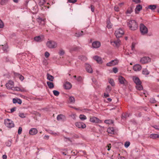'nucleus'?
<instances>
[{
  "instance_id": "nucleus-46",
  "label": "nucleus",
  "mask_w": 159,
  "mask_h": 159,
  "mask_svg": "<svg viewBox=\"0 0 159 159\" xmlns=\"http://www.w3.org/2000/svg\"><path fill=\"white\" fill-rule=\"evenodd\" d=\"M53 94L56 96H57L59 94V92L57 90H54L53 91Z\"/></svg>"
},
{
  "instance_id": "nucleus-26",
  "label": "nucleus",
  "mask_w": 159,
  "mask_h": 159,
  "mask_svg": "<svg viewBox=\"0 0 159 159\" xmlns=\"http://www.w3.org/2000/svg\"><path fill=\"white\" fill-rule=\"evenodd\" d=\"M150 138L155 139L156 138H159V134H152L150 135Z\"/></svg>"
},
{
  "instance_id": "nucleus-45",
  "label": "nucleus",
  "mask_w": 159,
  "mask_h": 159,
  "mask_svg": "<svg viewBox=\"0 0 159 159\" xmlns=\"http://www.w3.org/2000/svg\"><path fill=\"white\" fill-rule=\"evenodd\" d=\"M79 59L83 61H86L87 59L86 57L84 56H81L79 57Z\"/></svg>"
},
{
  "instance_id": "nucleus-39",
  "label": "nucleus",
  "mask_w": 159,
  "mask_h": 159,
  "mask_svg": "<svg viewBox=\"0 0 159 159\" xmlns=\"http://www.w3.org/2000/svg\"><path fill=\"white\" fill-rule=\"evenodd\" d=\"M109 83L112 86H114L115 85V83L113 80L111 79H108Z\"/></svg>"
},
{
  "instance_id": "nucleus-9",
  "label": "nucleus",
  "mask_w": 159,
  "mask_h": 159,
  "mask_svg": "<svg viewBox=\"0 0 159 159\" xmlns=\"http://www.w3.org/2000/svg\"><path fill=\"white\" fill-rule=\"evenodd\" d=\"M75 125L76 127L79 128L84 129L86 127V125L84 123L81 122H76L75 123Z\"/></svg>"
},
{
  "instance_id": "nucleus-60",
  "label": "nucleus",
  "mask_w": 159,
  "mask_h": 159,
  "mask_svg": "<svg viewBox=\"0 0 159 159\" xmlns=\"http://www.w3.org/2000/svg\"><path fill=\"white\" fill-rule=\"evenodd\" d=\"M51 134H52V135H54V136H57V135H58L59 134V133L58 132H56V133H55V132H52L51 133Z\"/></svg>"
},
{
  "instance_id": "nucleus-63",
  "label": "nucleus",
  "mask_w": 159,
  "mask_h": 159,
  "mask_svg": "<svg viewBox=\"0 0 159 159\" xmlns=\"http://www.w3.org/2000/svg\"><path fill=\"white\" fill-rule=\"evenodd\" d=\"M107 147L108 148L107 150L108 151H109L110 150V148L111 147V144L110 143L108 144L107 146Z\"/></svg>"
},
{
  "instance_id": "nucleus-55",
  "label": "nucleus",
  "mask_w": 159,
  "mask_h": 159,
  "mask_svg": "<svg viewBox=\"0 0 159 159\" xmlns=\"http://www.w3.org/2000/svg\"><path fill=\"white\" fill-rule=\"evenodd\" d=\"M9 0H2L1 1L2 5L4 4L6 2H7Z\"/></svg>"
},
{
  "instance_id": "nucleus-54",
  "label": "nucleus",
  "mask_w": 159,
  "mask_h": 159,
  "mask_svg": "<svg viewBox=\"0 0 159 159\" xmlns=\"http://www.w3.org/2000/svg\"><path fill=\"white\" fill-rule=\"evenodd\" d=\"M50 55V54L49 53L47 52H46L45 53V56L46 57L48 58V57Z\"/></svg>"
},
{
  "instance_id": "nucleus-14",
  "label": "nucleus",
  "mask_w": 159,
  "mask_h": 159,
  "mask_svg": "<svg viewBox=\"0 0 159 159\" xmlns=\"http://www.w3.org/2000/svg\"><path fill=\"white\" fill-rule=\"evenodd\" d=\"M38 132V130L35 128H31L29 131V134L31 135H34L36 134Z\"/></svg>"
},
{
  "instance_id": "nucleus-24",
  "label": "nucleus",
  "mask_w": 159,
  "mask_h": 159,
  "mask_svg": "<svg viewBox=\"0 0 159 159\" xmlns=\"http://www.w3.org/2000/svg\"><path fill=\"white\" fill-rule=\"evenodd\" d=\"M13 102L14 103H18L19 104H20L22 103L21 100L20 99H13Z\"/></svg>"
},
{
  "instance_id": "nucleus-2",
  "label": "nucleus",
  "mask_w": 159,
  "mask_h": 159,
  "mask_svg": "<svg viewBox=\"0 0 159 159\" xmlns=\"http://www.w3.org/2000/svg\"><path fill=\"white\" fill-rule=\"evenodd\" d=\"M46 46L49 48H54L57 46L56 42L52 40H48L46 43Z\"/></svg>"
},
{
  "instance_id": "nucleus-64",
  "label": "nucleus",
  "mask_w": 159,
  "mask_h": 159,
  "mask_svg": "<svg viewBox=\"0 0 159 159\" xmlns=\"http://www.w3.org/2000/svg\"><path fill=\"white\" fill-rule=\"evenodd\" d=\"M91 10L92 12H93L94 11V7L92 5H91Z\"/></svg>"
},
{
  "instance_id": "nucleus-19",
  "label": "nucleus",
  "mask_w": 159,
  "mask_h": 159,
  "mask_svg": "<svg viewBox=\"0 0 159 159\" xmlns=\"http://www.w3.org/2000/svg\"><path fill=\"white\" fill-rule=\"evenodd\" d=\"M57 120L59 121L64 120L65 119V116L62 115H59L57 117Z\"/></svg>"
},
{
  "instance_id": "nucleus-52",
  "label": "nucleus",
  "mask_w": 159,
  "mask_h": 159,
  "mask_svg": "<svg viewBox=\"0 0 159 159\" xmlns=\"http://www.w3.org/2000/svg\"><path fill=\"white\" fill-rule=\"evenodd\" d=\"M22 131V128L21 127H19L18 130V133L19 134H21Z\"/></svg>"
},
{
  "instance_id": "nucleus-49",
  "label": "nucleus",
  "mask_w": 159,
  "mask_h": 159,
  "mask_svg": "<svg viewBox=\"0 0 159 159\" xmlns=\"http://www.w3.org/2000/svg\"><path fill=\"white\" fill-rule=\"evenodd\" d=\"M130 144V143L129 142H126L125 143V146L127 148H128Z\"/></svg>"
},
{
  "instance_id": "nucleus-51",
  "label": "nucleus",
  "mask_w": 159,
  "mask_h": 159,
  "mask_svg": "<svg viewBox=\"0 0 159 159\" xmlns=\"http://www.w3.org/2000/svg\"><path fill=\"white\" fill-rule=\"evenodd\" d=\"M150 102L152 103H154L156 102V101L154 98H152L150 99Z\"/></svg>"
},
{
  "instance_id": "nucleus-25",
  "label": "nucleus",
  "mask_w": 159,
  "mask_h": 159,
  "mask_svg": "<svg viewBox=\"0 0 159 159\" xmlns=\"http://www.w3.org/2000/svg\"><path fill=\"white\" fill-rule=\"evenodd\" d=\"M134 81L136 84H138L141 83V82L140 81L139 78L137 77H134L133 79Z\"/></svg>"
},
{
  "instance_id": "nucleus-59",
  "label": "nucleus",
  "mask_w": 159,
  "mask_h": 159,
  "mask_svg": "<svg viewBox=\"0 0 159 159\" xmlns=\"http://www.w3.org/2000/svg\"><path fill=\"white\" fill-rule=\"evenodd\" d=\"M16 107H14L11 109V112L12 113L15 111L16 110Z\"/></svg>"
},
{
  "instance_id": "nucleus-53",
  "label": "nucleus",
  "mask_w": 159,
  "mask_h": 159,
  "mask_svg": "<svg viewBox=\"0 0 159 159\" xmlns=\"http://www.w3.org/2000/svg\"><path fill=\"white\" fill-rule=\"evenodd\" d=\"M4 26L2 20L0 19V28H2Z\"/></svg>"
},
{
  "instance_id": "nucleus-21",
  "label": "nucleus",
  "mask_w": 159,
  "mask_h": 159,
  "mask_svg": "<svg viewBox=\"0 0 159 159\" xmlns=\"http://www.w3.org/2000/svg\"><path fill=\"white\" fill-rule=\"evenodd\" d=\"M142 9V7L141 5H137L135 9V13H138Z\"/></svg>"
},
{
  "instance_id": "nucleus-62",
  "label": "nucleus",
  "mask_w": 159,
  "mask_h": 159,
  "mask_svg": "<svg viewBox=\"0 0 159 159\" xmlns=\"http://www.w3.org/2000/svg\"><path fill=\"white\" fill-rule=\"evenodd\" d=\"M76 0H68V2L70 3H75L76 2Z\"/></svg>"
},
{
  "instance_id": "nucleus-28",
  "label": "nucleus",
  "mask_w": 159,
  "mask_h": 159,
  "mask_svg": "<svg viewBox=\"0 0 159 159\" xmlns=\"http://www.w3.org/2000/svg\"><path fill=\"white\" fill-rule=\"evenodd\" d=\"M15 75L16 77L18 78L20 80L22 81H23L24 79V77L18 73H16Z\"/></svg>"
},
{
  "instance_id": "nucleus-34",
  "label": "nucleus",
  "mask_w": 159,
  "mask_h": 159,
  "mask_svg": "<svg viewBox=\"0 0 159 159\" xmlns=\"http://www.w3.org/2000/svg\"><path fill=\"white\" fill-rule=\"evenodd\" d=\"M69 101L70 103H74L75 101V100L73 96H70L69 97Z\"/></svg>"
},
{
  "instance_id": "nucleus-42",
  "label": "nucleus",
  "mask_w": 159,
  "mask_h": 159,
  "mask_svg": "<svg viewBox=\"0 0 159 159\" xmlns=\"http://www.w3.org/2000/svg\"><path fill=\"white\" fill-rule=\"evenodd\" d=\"M156 8V6L155 5H150L148 6V8L152 10H154Z\"/></svg>"
},
{
  "instance_id": "nucleus-17",
  "label": "nucleus",
  "mask_w": 159,
  "mask_h": 159,
  "mask_svg": "<svg viewBox=\"0 0 159 159\" xmlns=\"http://www.w3.org/2000/svg\"><path fill=\"white\" fill-rule=\"evenodd\" d=\"M64 87L66 89H69L71 88L72 85L70 82H66L64 84Z\"/></svg>"
},
{
  "instance_id": "nucleus-38",
  "label": "nucleus",
  "mask_w": 159,
  "mask_h": 159,
  "mask_svg": "<svg viewBox=\"0 0 159 159\" xmlns=\"http://www.w3.org/2000/svg\"><path fill=\"white\" fill-rule=\"evenodd\" d=\"M79 118L81 120H84L87 119L86 117L84 115H80L79 116Z\"/></svg>"
},
{
  "instance_id": "nucleus-31",
  "label": "nucleus",
  "mask_w": 159,
  "mask_h": 159,
  "mask_svg": "<svg viewBox=\"0 0 159 159\" xmlns=\"http://www.w3.org/2000/svg\"><path fill=\"white\" fill-rule=\"evenodd\" d=\"M136 88L137 89L139 90H142L143 89V87L141 85V83L138 84H136Z\"/></svg>"
},
{
  "instance_id": "nucleus-11",
  "label": "nucleus",
  "mask_w": 159,
  "mask_h": 159,
  "mask_svg": "<svg viewBox=\"0 0 159 159\" xmlns=\"http://www.w3.org/2000/svg\"><path fill=\"white\" fill-rule=\"evenodd\" d=\"M120 41L119 39H117L113 41H111V44L114 47H118L120 45Z\"/></svg>"
},
{
  "instance_id": "nucleus-12",
  "label": "nucleus",
  "mask_w": 159,
  "mask_h": 159,
  "mask_svg": "<svg viewBox=\"0 0 159 159\" xmlns=\"http://www.w3.org/2000/svg\"><path fill=\"white\" fill-rule=\"evenodd\" d=\"M85 67L86 71L89 73H92L93 72V70L91 66L88 64H85Z\"/></svg>"
},
{
  "instance_id": "nucleus-47",
  "label": "nucleus",
  "mask_w": 159,
  "mask_h": 159,
  "mask_svg": "<svg viewBox=\"0 0 159 159\" xmlns=\"http://www.w3.org/2000/svg\"><path fill=\"white\" fill-rule=\"evenodd\" d=\"M26 114H25L24 113H20L19 114V116L21 118H25L26 116Z\"/></svg>"
},
{
  "instance_id": "nucleus-58",
  "label": "nucleus",
  "mask_w": 159,
  "mask_h": 159,
  "mask_svg": "<svg viewBox=\"0 0 159 159\" xmlns=\"http://www.w3.org/2000/svg\"><path fill=\"white\" fill-rule=\"evenodd\" d=\"M82 80V78L81 76H79L76 79L78 81H80Z\"/></svg>"
},
{
  "instance_id": "nucleus-10",
  "label": "nucleus",
  "mask_w": 159,
  "mask_h": 159,
  "mask_svg": "<svg viewBox=\"0 0 159 159\" xmlns=\"http://www.w3.org/2000/svg\"><path fill=\"white\" fill-rule=\"evenodd\" d=\"M118 62V61L116 59L113 60L110 62L107 63L106 65L108 66H112L117 65Z\"/></svg>"
},
{
  "instance_id": "nucleus-27",
  "label": "nucleus",
  "mask_w": 159,
  "mask_h": 159,
  "mask_svg": "<svg viewBox=\"0 0 159 159\" xmlns=\"http://www.w3.org/2000/svg\"><path fill=\"white\" fill-rule=\"evenodd\" d=\"M132 12V9L131 7H129L127 9L125 13L127 16H129Z\"/></svg>"
},
{
  "instance_id": "nucleus-41",
  "label": "nucleus",
  "mask_w": 159,
  "mask_h": 159,
  "mask_svg": "<svg viewBox=\"0 0 159 159\" xmlns=\"http://www.w3.org/2000/svg\"><path fill=\"white\" fill-rule=\"evenodd\" d=\"M58 53L60 55L62 56L64 55L65 53V52L64 50L61 49H60Z\"/></svg>"
},
{
  "instance_id": "nucleus-35",
  "label": "nucleus",
  "mask_w": 159,
  "mask_h": 159,
  "mask_svg": "<svg viewBox=\"0 0 159 159\" xmlns=\"http://www.w3.org/2000/svg\"><path fill=\"white\" fill-rule=\"evenodd\" d=\"M34 40L37 42H41L42 41V39L40 36H38L34 38Z\"/></svg>"
},
{
  "instance_id": "nucleus-61",
  "label": "nucleus",
  "mask_w": 159,
  "mask_h": 159,
  "mask_svg": "<svg viewBox=\"0 0 159 159\" xmlns=\"http://www.w3.org/2000/svg\"><path fill=\"white\" fill-rule=\"evenodd\" d=\"M153 127L156 129L159 130V125H154Z\"/></svg>"
},
{
  "instance_id": "nucleus-57",
  "label": "nucleus",
  "mask_w": 159,
  "mask_h": 159,
  "mask_svg": "<svg viewBox=\"0 0 159 159\" xmlns=\"http://www.w3.org/2000/svg\"><path fill=\"white\" fill-rule=\"evenodd\" d=\"M113 71L115 73H116L118 72V69L117 68L115 67L113 69Z\"/></svg>"
},
{
  "instance_id": "nucleus-30",
  "label": "nucleus",
  "mask_w": 159,
  "mask_h": 159,
  "mask_svg": "<svg viewBox=\"0 0 159 159\" xmlns=\"http://www.w3.org/2000/svg\"><path fill=\"white\" fill-rule=\"evenodd\" d=\"M107 132L111 134H114V128L112 127L109 128L107 129Z\"/></svg>"
},
{
  "instance_id": "nucleus-22",
  "label": "nucleus",
  "mask_w": 159,
  "mask_h": 159,
  "mask_svg": "<svg viewBox=\"0 0 159 159\" xmlns=\"http://www.w3.org/2000/svg\"><path fill=\"white\" fill-rule=\"evenodd\" d=\"M47 79L50 81H52L54 79V77L51 75L50 74L48 73L47 75Z\"/></svg>"
},
{
  "instance_id": "nucleus-5",
  "label": "nucleus",
  "mask_w": 159,
  "mask_h": 159,
  "mask_svg": "<svg viewBox=\"0 0 159 159\" xmlns=\"http://www.w3.org/2000/svg\"><path fill=\"white\" fill-rule=\"evenodd\" d=\"M124 34V32L123 30L121 28H119L116 30L115 32V35L116 38H119L121 37Z\"/></svg>"
},
{
  "instance_id": "nucleus-16",
  "label": "nucleus",
  "mask_w": 159,
  "mask_h": 159,
  "mask_svg": "<svg viewBox=\"0 0 159 159\" xmlns=\"http://www.w3.org/2000/svg\"><path fill=\"white\" fill-rule=\"evenodd\" d=\"M142 67L139 64H136L133 66V69L135 71H139L141 70Z\"/></svg>"
},
{
  "instance_id": "nucleus-43",
  "label": "nucleus",
  "mask_w": 159,
  "mask_h": 159,
  "mask_svg": "<svg viewBox=\"0 0 159 159\" xmlns=\"http://www.w3.org/2000/svg\"><path fill=\"white\" fill-rule=\"evenodd\" d=\"M107 26L108 28H112V25L109 21H107Z\"/></svg>"
},
{
  "instance_id": "nucleus-4",
  "label": "nucleus",
  "mask_w": 159,
  "mask_h": 159,
  "mask_svg": "<svg viewBox=\"0 0 159 159\" xmlns=\"http://www.w3.org/2000/svg\"><path fill=\"white\" fill-rule=\"evenodd\" d=\"M140 30L141 33L144 35L148 32V29L147 27L143 24H141L140 25Z\"/></svg>"
},
{
  "instance_id": "nucleus-36",
  "label": "nucleus",
  "mask_w": 159,
  "mask_h": 159,
  "mask_svg": "<svg viewBox=\"0 0 159 159\" xmlns=\"http://www.w3.org/2000/svg\"><path fill=\"white\" fill-rule=\"evenodd\" d=\"M104 122L107 124H111L113 123V121L112 120H105Z\"/></svg>"
},
{
  "instance_id": "nucleus-13",
  "label": "nucleus",
  "mask_w": 159,
  "mask_h": 159,
  "mask_svg": "<svg viewBox=\"0 0 159 159\" xmlns=\"http://www.w3.org/2000/svg\"><path fill=\"white\" fill-rule=\"evenodd\" d=\"M14 84V83L13 81H10L6 84V87L8 89H12L13 87Z\"/></svg>"
},
{
  "instance_id": "nucleus-18",
  "label": "nucleus",
  "mask_w": 159,
  "mask_h": 159,
  "mask_svg": "<svg viewBox=\"0 0 159 159\" xmlns=\"http://www.w3.org/2000/svg\"><path fill=\"white\" fill-rule=\"evenodd\" d=\"M93 59L96 60L98 63L101 64L102 63V61L100 57L97 56H95L93 57Z\"/></svg>"
},
{
  "instance_id": "nucleus-1",
  "label": "nucleus",
  "mask_w": 159,
  "mask_h": 159,
  "mask_svg": "<svg viewBox=\"0 0 159 159\" xmlns=\"http://www.w3.org/2000/svg\"><path fill=\"white\" fill-rule=\"evenodd\" d=\"M128 25L129 29L133 30H137L138 27V25L136 22L133 20H130L129 22Z\"/></svg>"
},
{
  "instance_id": "nucleus-40",
  "label": "nucleus",
  "mask_w": 159,
  "mask_h": 159,
  "mask_svg": "<svg viewBox=\"0 0 159 159\" xmlns=\"http://www.w3.org/2000/svg\"><path fill=\"white\" fill-rule=\"evenodd\" d=\"M12 142V140H9L7 141L6 143V144L7 146L10 147L11 146Z\"/></svg>"
},
{
  "instance_id": "nucleus-20",
  "label": "nucleus",
  "mask_w": 159,
  "mask_h": 159,
  "mask_svg": "<svg viewBox=\"0 0 159 159\" xmlns=\"http://www.w3.org/2000/svg\"><path fill=\"white\" fill-rule=\"evenodd\" d=\"M37 20L40 24L43 25L45 24V19H42L40 17H39L37 19Z\"/></svg>"
},
{
  "instance_id": "nucleus-56",
  "label": "nucleus",
  "mask_w": 159,
  "mask_h": 159,
  "mask_svg": "<svg viewBox=\"0 0 159 159\" xmlns=\"http://www.w3.org/2000/svg\"><path fill=\"white\" fill-rule=\"evenodd\" d=\"M115 11H119V8L117 6H115L114 7Z\"/></svg>"
},
{
  "instance_id": "nucleus-8",
  "label": "nucleus",
  "mask_w": 159,
  "mask_h": 159,
  "mask_svg": "<svg viewBox=\"0 0 159 159\" xmlns=\"http://www.w3.org/2000/svg\"><path fill=\"white\" fill-rule=\"evenodd\" d=\"M118 80L121 84L125 85L127 84V82L125 78L121 76L118 77Z\"/></svg>"
},
{
  "instance_id": "nucleus-50",
  "label": "nucleus",
  "mask_w": 159,
  "mask_h": 159,
  "mask_svg": "<svg viewBox=\"0 0 159 159\" xmlns=\"http://www.w3.org/2000/svg\"><path fill=\"white\" fill-rule=\"evenodd\" d=\"M111 89V88L109 86H107L106 89V91L109 92H110Z\"/></svg>"
},
{
  "instance_id": "nucleus-32",
  "label": "nucleus",
  "mask_w": 159,
  "mask_h": 159,
  "mask_svg": "<svg viewBox=\"0 0 159 159\" xmlns=\"http://www.w3.org/2000/svg\"><path fill=\"white\" fill-rule=\"evenodd\" d=\"M83 32L82 31L80 32H76L75 35V36L77 37H79L82 35L83 34Z\"/></svg>"
},
{
  "instance_id": "nucleus-44",
  "label": "nucleus",
  "mask_w": 159,
  "mask_h": 159,
  "mask_svg": "<svg viewBox=\"0 0 159 159\" xmlns=\"http://www.w3.org/2000/svg\"><path fill=\"white\" fill-rule=\"evenodd\" d=\"M8 48V46L7 44L5 45L4 46H2V49L5 52L7 51V49Z\"/></svg>"
},
{
  "instance_id": "nucleus-33",
  "label": "nucleus",
  "mask_w": 159,
  "mask_h": 159,
  "mask_svg": "<svg viewBox=\"0 0 159 159\" xmlns=\"http://www.w3.org/2000/svg\"><path fill=\"white\" fill-rule=\"evenodd\" d=\"M142 73L144 75H148L149 74V72L147 69H144L142 71Z\"/></svg>"
},
{
  "instance_id": "nucleus-37",
  "label": "nucleus",
  "mask_w": 159,
  "mask_h": 159,
  "mask_svg": "<svg viewBox=\"0 0 159 159\" xmlns=\"http://www.w3.org/2000/svg\"><path fill=\"white\" fill-rule=\"evenodd\" d=\"M39 5L42 6H43L45 2V0H38Z\"/></svg>"
},
{
  "instance_id": "nucleus-3",
  "label": "nucleus",
  "mask_w": 159,
  "mask_h": 159,
  "mask_svg": "<svg viewBox=\"0 0 159 159\" xmlns=\"http://www.w3.org/2000/svg\"><path fill=\"white\" fill-rule=\"evenodd\" d=\"M5 125L8 128H11L14 126V124L13 121L8 119H6L4 121Z\"/></svg>"
},
{
  "instance_id": "nucleus-29",
  "label": "nucleus",
  "mask_w": 159,
  "mask_h": 159,
  "mask_svg": "<svg viewBox=\"0 0 159 159\" xmlns=\"http://www.w3.org/2000/svg\"><path fill=\"white\" fill-rule=\"evenodd\" d=\"M13 90L14 91H20L22 92L24 91V89H21L20 88L18 87H13V88L11 89Z\"/></svg>"
},
{
  "instance_id": "nucleus-23",
  "label": "nucleus",
  "mask_w": 159,
  "mask_h": 159,
  "mask_svg": "<svg viewBox=\"0 0 159 159\" xmlns=\"http://www.w3.org/2000/svg\"><path fill=\"white\" fill-rule=\"evenodd\" d=\"M47 84L50 89H52L54 87V85L53 83L50 81H47Z\"/></svg>"
},
{
  "instance_id": "nucleus-48",
  "label": "nucleus",
  "mask_w": 159,
  "mask_h": 159,
  "mask_svg": "<svg viewBox=\"0 0 159 159\" xmlns=\"http://www.w3.org/2000/svg\"><path fill=\"white\" fill-rule=\"evenodd\" d=\"M64 140L66 142L69 141L71 142V140L69 138H67L65 137H64Z\"/></svg>"
},
{
  "instance_id": "nucleus-15",
  "label": "nucleus",
  "mask_w": 159,
  "mask_h": 159,
  "mask_svg": "<svg viewBox=\"0 0 159 159\" xmlns=\"http://www.w3.org/2000/svg\"><path fill=\"white\" fill-rule=\"evenodd\" d=\"M101 46V43L99 42L95 41L92 43V46L93 48H98Z\"/></svg>"
},
{
  "instance_id": "nucleus-6",
  "label": "nucleus",
  "mask_w": 159,
  "mask_h": 159,
  "mask_svg": "<svg viewBox=\"0 0 159 159\" xmlns=\"http://www.w3.org/2000/svg\"><path fill=\"white\" fill-rule=\"evenodd\" d=\"M90 121L93 123H100L102 122V121L98 118L94 117H91L90 118Z\"/></svg>"
},
{
  "instance_id": "nucleus-7",
  "label": "nucleus",
  "mask_w": 159,
  "mask_h": 159,
  "mask_svg": "<svg viewBox=\"0 0 159 159\" xmlns=\"http://www.w3.org/2000/svg\"><path fill=\"white\" fill-rule=\"evenodd\" d=\"M151 61V59L148 57H145L141 58L140 60V62L143 64L148 63Z\"/></svg>"
}]
</instances>
